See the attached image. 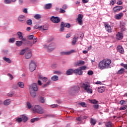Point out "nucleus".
<instances>
[{
    "mask_svg": "<svg viewBox=\"0 0 127 127\" xmlns=\"http://www.w3.org/2000/svg\"><path fill=\"white\" fill-rule=\"evenodd\" d=\"M112 63V60L109 59H105L101 61L98 64V68L101 70L108 69Z\"/></svg>",
    "mask_w": 127,
    "mask_h": 127,
    "instance_id": "f257e3e1",
    "label": "nucleus"
},
{
    "mask_svg": "<svg viewBox=\"0 0 127 127\" xmlns=\"http://www.w3.org/2000/svg\"><path fill=\"white\" fill-rule=\"evenodd\" d=\"M82 88L84 89V91H86L88 94H93V89H92L90 83H83L82 84Z\"/></svg>",
    "mask_w": 127,
    "mask_h": 127,
    "instance_id": "f03ea898",
    "label": "nucleus"
},
{
    "mask_svg": "<svg viewBox=\"0 0 127 127\" xmlns=\"http://www.w3.org/2000/svg\"><path fill=\"white\" fill-rule=\"evenodd\" d=\"M32 110L33 112H35V113L40 114V115H42V114L44 113V111L43 110L42 107L39 105H36L34 108H32Z\"/></svg>",
    "mask_w": 127,
    "mask_h": 127,
    "instance_id": "7ed1b4c3",
    "label": "nucleus"
},
{
    "mask_svg": "<svg viewBox=\"0 0 127 127\" xmlns=\"http://www.w3.org/2000/svg\"><path fill=\"white\" fill-rule=\"evenodd\" d=\"M56 45H55V43H52L50 44L48 46L46 45H44V48L45 49H46L47 51L49 52H50L51 51H53L54 49H55V46Z\"/></svg>",
    "mask_w": 127,
    "mask_h": 127,
    "instance_id": "20e7f679",
    "label": "nucleus"
},
{
    "mask_svg": "<svg viewBox=\"0 0 127 127\" xmlns=\"http://www.w3.org/2000/svg\"><path fill=\"white\" fill-rule=\"evenodd\" d=\"M36 62L34 61H31L29 64V70L31 72H33L36 69Z\"/></svg>",
    "mask_w": 127,
    "mask_h": 127,
    "instance_id": "39448f33",
    "label": "nucleus"
},
{
    "mask_svg": "<svg viewBox=\"0 0 127 127\" xmlns=\"http://www.w3.org/2000/svg\"><path fill=\"white\" fill-rule=\"evenodd\" d=\"M64 27H67V28H70L71 27V25L70 23H65L64 24V22H62L61 23V28L60 29V31L62 32L64 31Z\"/></svg>",
    "mask_w": 127,
    "mask_h": 127,
    "instance_id": "423d86ee",
    "label": "nucleus"
},
{
    "mask_svg": "<svg viewBox=\"0 0 127 127\" xmlns=\"http://www.w3.org/2000/svg\"><path fill=\"white\" fill-rule=\"evenodd\" d=\"M80 90V87L78 86H74L72 87L69 91L70 95H74L75 93H77L78 91Z\"/></svg>",
    "mask_w": 127,
    "mask_h": 127,
    "instance_id": "0eeeda50",
    "label": "nucleus"
},
{
    "mask_svg": "<svg viewBox=\"0 0 127 127\" xmlns=\"http://www.w3.org/2000/svg\"><path fill=\"white\" fill-rule=\"evenodd\" d=\"M29 90L31 91H35L37 92L38 91V87L37 86V84L34 83H32L29 86Z\"/></svg>",
    "mask_w": 127,
    "mask_h": 127,
    "instance_id": "6e6552de",
    "label": "nucleus"
},
{
    "mask_svg": "<svg viewBox=\"0 0 127 127\" xmlns=\"http://www.w3.org/2000/svg\"><path fill=\"white\" fill-rule=\"evenodd\" d=\"M84 15L81 14H79L77 17V21L79 25H83V18Z\"/></svg>",
    "mask_w": 127,
    "mask_h": 127,
    "instance_id": "1a4fd4ad",
    "label": "nucleus"
},
{
    "mask_svg": "<svg viewBox=\"0 0 127 127\" xmlns=\"http://www.w3.org/2000/svg\"><path fill=\"white\" fill-rule=\"evenodd\" d=\"M51 20L54 23H59V22H60V18L58 17H54V16H52Z\"/></svg>",
    "mask_w": 127,
    "mask_h": 127,
    "instance_id": "9d476101",
    "label": "nucleus"
},
{
    "mask_svg": "<svg viewBox=\"0 0 127 127\" xmlns=\"http://www.w3.org/2000/svg\"><path fill=\"white\" fill-rule=\"evenodd\" d=\"M18 20L20 22H22V23H24V22H25V21H26V18L25 17V16L23 15H21L18 17Z\"/></svg>",
    "mask_w": 127,
    "mask_h": 127,
    "instance_id": "9b49d317",
    "label": "nucleus"
},
{
    "mask_svg": "<svg viewBox=\"0 0 127 127\" xmlns=\"http://www.w3.org/2000/svg\"><path fill=\"white\" fill-rule=\"evenodd\" d=\"M73 73H74L75 75H79V76L83 75V71H82L80 68L74 69Z\"/></svg>",
    "mask_w": 127,
    "mask_h": 127,
    "instance_id": "f8f14e48",
    "label": "nucleus"
},
{
    "mask_svg": "<svg viewBox=\"0 0 127 127\" xmlns=\"http://www.w3.org/2000/svg\"><path fill=\"white\" fill-rule=\"evenodd\" d=\"M17 35L19 39H20V40H22V41H26V38H23V36H22V33H21V32L19 31L17 32Z\"/></svg>",
    "mask_w": 127,
    "mask_h": 127,
    "instance_id": "ddd939ff",
    "label": "nucleus"
},
{
    "mask_svg": "<svg viewBox=\"0 0 127 127\" xmlns=\"http://www.w3.org/2000/svg\"><path fill=\"white\" fill-rule=\"evenodd\" d=\"M105 28L106 31H107L109 33H112V27H111L110 24H109L108 23H105Z\"/></svg>",
    "mask_w": 127,
    "mask_h": 127,
    "instance_id": "4468645a",
    "label": "nucleus"
},
{
    "mask_svg": "<svg viewBox=\"0 0 127 127\" xmlns=\"http://www.w3.org/2000/svg\"><path fill=\"white\" fill-rule=\"evenodd\" d=\"M123 7L122 6H116L113 8L114 12H118L121 11L123 9Z\"/></svg>",
    "mask_w": 127,
    "mask_h": 127,
    "instance_id": "2eb2a0df",
    "label": "nucleus"
},
{
    "mask_svg": "<svg viewBox=\"0 0 127 127\" xmlns=\"http://www.w3.org/2000/svg\"><path fill=\"white\" fill-rule=\"evenodd\" d=\"M73 52H75V51L71 50L69 52H61L60 53L61 55H70L71 53H73Z\"/></svg>",
    "mask_w": 127,
    "mask_h": 127,
    "instance_id": "dca6fc26",
    "label": "nucleus"
},
{
    "mask_svg": "<svg viewBox=\"0 0 127 127\" xmlns=\"http://www.w3.org/2000/svg\"><path fill=\"white\" fill-rule=\"evenodd\" d=\"M117 51L121 54H124L125 53V50L122 46H118L117 47Z\"/></svg>",
    "mask_w": 127,
    "mask_h": 127,
    "instance_id": "f3484780",
    "label": "nucleus"
},
{
    "mask_svg": "<svg viewBox=\"0 0 127 127\" xmlns=\"http://www.w3.org/2000/svg\"><path fill=\"white\" fill-rule=\"evenodd\" d=\"M116 37L117 40H122L124 37V36L123 33L118 32V33L117 34Z\"/></svg>",
    "mask_w": 127,
    "mask_h": 127,
    "instance_id": "a211bd4d",
    "label": "nucleus"
},
{
    "mask_svg": "<svg viewBox=\"0 0 127 127\" xmlns=\"http://www.w3.org/2000/svg\"><path fill=\"white\" fill-rule=\"evenodd\" d=\"M32 56V53H31V52H29L28 53H25V57L26 59H30Z\"/></svg>",
    "mask_w": 127,
    "mask_h": 127,
    "instance_id": "6ab92c4d",
    "label": "nucleus"
},
{
    "mask_svg": "<svg viewBox=\"0 0 127 127\" xmlns=\"http://www.w3.org/2000/svg\"><path fill=\"white\" fill-rule=\"evenodd\" d=\"M20 117L22 120V122H23V123H25L27 122L28 118L25 115H20Z\"/></svg>",
    "mask_w": 127,
    "mask_h": 127,
    "instance_id": "aec40b11",
    "label": "nucleus"
},
{
    "mask_svg": "<svg viewBox=\"0 0 127 127\" xmlns=\"http://www.w3.org/2000/svg\"><path fill=\"white\" fill-rule=\"evenodd\" d=\"M124 16V13L121 12L115 16L116 19H121Z\"/></svg>",
    "mask_w": 127,
    "mask_h": 127,
    "instance_id": "412c9836",
    "label": "nucleus"
},
{
    "mask_svg": "<svg viewBox=\"0 0 127 127\" xmlns=\"http://www.w3.org/2000/svg\"><path fill=\"white\" fill-rule=\"evenodd\" d=\"M52 7V3H47L44 6V9H50Z\"/></svg>",
    "mask_w": 127,
    "mask_h": 127,
    "instance_id": "4be33fe9",
    "label": "nucleus"
},
{
    "mask_svg": "<svg viewBox=\"0 0 127 127\" xmlns=\"http://www.w3.org/2000/svg\"><path fill=\"white\" fill-rule=\"evenodd\" d=\"M85 64V62L83 61H79L77 62L76 64V66L77 67V66H81L82 65H84Z\"/></svg>",
    "mask_w": 127,
    "mask_h": 127,
    "instance_id": "5701e85b",
    "label": "nucleus"
},
{
    "mask_svg": "<svg viewBox=\"0 0 127 127\" xmlns=\"http://www.w3.org/2000/svg\"><path fill=\"white\" fill-rule=\"evenodd\" d=\"M36 91L34 90H30V94L32 98H35L36 97Z\"/></svg>",
    "mask_w": 127,
    "mask_h": 127,
    "instance_id": "b1692460",
    "label": "nucleus"
},
{
    "mask_svg": "<svg viewBox=\"0 0 127 127\" xmlns=\"http://www.w3.org/2000/svg\"><path fill=\"white\" fill-rule=\"evenodd\" d=\"M105 91H106L105 87H98V92H99V93H104Z\"/></svg>",
    "mask_w": 127,
    "mask_h": 127,
    "instance_id": "393cba45",
    "label": "nucleus"
},
{
    "mask_svg": "<svg viewBox=\"0 0 127 127\" xmlns=\"http://www.w3.org/2000/svg\"><path fill=\"white\" fill-rule=\"evenodd\" d=\"M74 73V70L72 69H69L66 72V75H72Z\"/></svg>",
    "mask_w": 127,
    "mask_h": 127,
    "instance_id": "a878e982",
    "label": "nucleus"
},
{
    "mask_svg": "<svg viewBox=\"0 0 127 127\" xmlns=\"http://www.w3.org/2000/svg\"><path fill=\"white\" fill-rule=\"evenodd\" d=\"M126 23H123L121 24V31H125L126 30Z\"/></svg>",
    "mask_w": 127,
    "mask_h": 127,
    "instance_id": "bb28decb",
    "label": "nucleus"
},
{
    "mask_svg": "<svg viewBox=\"0 0 127 127\" xmlns=\"http://www.w3.org/2000/svg\"><path fill=\"white\" fill-rule=\"evenodd\" d=\"M96 123L97 121H96V120L93 118L90 119V124H91L92 126H95V125H96Z\"/></svg>",
    "mask_w": 127,
    "mask_h": 127,
    "instance_id": "cd10ccee",
    "label": "nucleus"
},
{
    "mask_svg": "<svg viewBox=\"0 0 127 127\" xmlns=\"http://www.w3.org/2000/svg\"><path fill=\"white\" fill-rule=\"evenodd\" d=\"M106 127H114V125H113V124H112V122H107L106 125Z\"/></svg>",
    "mask_w": 127,
    "mask_h": 127,
    "instance_id": "c85d7f7f",
    "label": "nucleus"
},
{
    "mask_svg": "<svg viewBox=\"0 0 127 127\" xmlns=\"http://www.w3.org/2000/svg\"><path fill=\"white\" fill-rule=\"evenodd\" d=\"M10 104V101H9V100L7 99L4 101L3 102V105L4 106H8Z\"/></svg>",
    "mask_w": 127,
    "mask_h": 127,
    "instance_id": "c756f323",
    "label": "nucleus"
},
{
    "mask_svg": "<svg viewBox=\"0 0 127 127\" xmlns=\"http://www.w3.org/2000/svg\"><path fill=\"white\" fill-rule=\"evenodd\" d=\"M17 85L18 86V87H19V88H24V84L23 83V82H19L17 83Z\"/></svg>",
    "mask_w": 127,
    "mask_h": 127,
    "instance_id": "7c9ffc66",
    "label": "nucleus"
},
{
    "mask_svg": "<svg viewBox=\"0 0 127 127\" xmlns=\"http://www.w3.org/2000/svg\"><path fill=\"white\" fill-rule=\"evenodd\" d=\"M22 41H17L16 42V45L19 47V46H21L22 45Z\"/></svg>",
    "mask_w": 127,
    "mask_h": 127,
    "instance_id": "2f4dec72",
    "label": "nucleus"
},
{
    "mask_svg": "<svg viewBox=\"0 0 127 127\" xmlns=\"http://www.w3.org/2000/svg\"><path fill=\"white\" fill-rule=\"evenodd\" d=\"M77 40H78V39H77V38L74 37L71 42L72 45H75V44H76V43H77Z\"/></svg>",
    "mask_w": 127,
    "mask_h": 127,
    "instance_id": "473e14b6",
    "label": "nucleus"
},
{
    "mask_svg": "<svg viewBox=\"0 0 127 127\" xmlns=\"http://www.w3.org/2000/svg\"><path fill=\"white\" fill-rule=\"evenodd\" d=\"M3 59L4 61H5V62H7V63H11V60L9 59V58H7L5 57L3 58Z\"/></svg>",
    "mask_w": 127,
    "mask_h": 127,
    "instance_id": "72a5a7b5",
    "label": "nucleus"
},
{
    "mask_svg": "<svg viewBox=\"0 0 127 127\" xmlns=\"http://www.w3.org/2000/svg\"><path fill=\"white\" fill-rule=\"evenodd\" d=\"M58 76H57V75H54V76H53L52 77H51V80H52V81H58Z\"/></svg>",
    "mask_w": 127,
    "mask_h": 127,
    "instance_id": "f704fd0d",
    "label": "nucleus"
},
{
    "mask_svg": "<svg viewBox=\"0 0 127 127\" xmlns=\"http://www.w3.org/2000/svg\"><path fill=\"white\" fill-rule=\"evenodd\" d=\"M124 72H125V68H122L118 71L117 74H119V75H122V74H124Z\"/></svg>",
    "mask_w": 127,
    "mask_h": 127,
    "instance_id": "c9c22d12",
    "label": "nucleus"
},
{
    "mask_svg": "<svg viewBox=\"0 0 127 127\" xmlns=\"http://www.w3.org/2000/svg\"><path fill=\"white\" fill-rule=\"evenodd\" d=\"M89 102L91 104H98V103H99V101H97L96 99L89 100Z\"/></svg>",
    "mask_w": 127,
    "mask_h": 127,
    "instance_id": "e433bc0d",
    "label": "nucleus"
},
{
    "mask_svg": "<svg viewBox=\"0 0 127 127\" xmlns=\"http://www.w3.org/2000/svg\"><path fill=\"white\" fill-rule=\"evenodd\" d=\"M39 121V118H33L31 120V123H35V122H37Z\"/></svg>",
    "mask_w": 127,
    "mask_h": 127,
    "instance_id": "4c0bfd02",
    "label": "nucleus"
},
{
    "mask_svg": "<svg viewBox=\"0 0 127 127\" xmlns=\"http://www.w3.org/2000/svg\"><path fill=\"white\" fill-rule=\"evenodd\" d=\"M127 105H124V106H122L120 109L119 110L120 111H125V110H127Z\"/></svg>",
    "mask_w": 127,
    "mask_h": 127,
    "instance_id": "58836bf2",
    "label": "nucleus"
},
{
    "mask_svg": "<svg viewBox=\"0 0 127 127\" xmlns=\"http://www.w3.org/2000/svg\"><path fill=\"white\" fill-rule=\"evenodd\" d=\"M26 22H27V24L28 25H32V20L29 19V20H27Z\"/></svg>",
    "mask_w": 127,
    "mask_h": 127,
    "instance_id": "ea45409f",
    "label": "nucleus"
},
{
    "mask_svg": "<svg viewBox=\"0 0 127 127\" xmlns=\"http://www.w3.org/2000/svg\"><path fill=\"white\" fill-rule=\"evenodd\" d=\"M4 3H5L6 4H9L11 3V0H4Z\"/></svg>",
    "mask_w": 127,
    "mask_h": 127,
    "instance_id": "a19ab883",
    "label": "nucleus"
},
{
    "mask_svg": "<svg viewBox=\"0 0 127 127\" xmlns=\"http://www.w3.org/2000/svg\"><path fill=\"white\" fill-rule=\"evenodd\" d=\"M78 105H80L81 106V107H83V108H86V103L85 102H81L78 103Z\"/></svg>",
    "mask_w": 127,
    "mask_h": 127,
    "instance_id": "79ce46f5",
    "label": "nucleus"
},
{
    "mask_svg": "<svg viewBox=\"0 0 127 127\" xmlns=\"http://www.w3.org/2000/svg\"><path fill=\"white\" fill-rule=\"evenodd\" d=\"M34 18H35L36 19H40V18H41V16L39 14H36L34 16Z\"/></svg>",
    "mask_w": 127,
    "mask_h": 127,
    "instance_id": "37998d69",
    "label": "nucleus"
},
{
    "mask_svg": "<svg viewBox=\"0 0 127 127\" xmlns=\"http://www.w3.org/2000/svg\"><path fill=\"white\" fill-rule=\"evenodd\" d=\"M15 41V39L14 38H10L9 40V43H13Z\"/></svg>",
    "mask_w": 127,
    "mask_h": 127,
    "instance_id": "c03bdc74",
    "label": "nucleus"
},
{
    "mask_svg": "<svg viewBox=\"0 0 127 127\" xmlns=\"http://www.w3.org/2000/svg\"><path fill=\"white\" fill-rule=\"evenodd\" d=\"M16 122H17V123H21V122H22L21 118L20 117L16 118Z\"/></svg>",
    "mask_w": 127,
    "mask_h": 127,
    "instance_id": "a18cd8bd",
    "label": "nucleus"
},
{
    "mask_svg": "<svg viewBox=\"0 0 127 127\" xmlns=\"http://www.w3.org/2000/svg\"><path fill=\"white\" fill-rule=\"evenodd\" d=\"M37 38L36 37H35L33 39V44H35V43H36V42H37Z\"/></svg>",
    "mask_w": 127,
    "mask_h": 127,
    "instance_id": "49530a36",
    "label": "nucleus"
},
{
    "mask_svg": "<svg viewBox=\"0 0 127 127\" xmlns=\"http://www.w3.org/2000/svg\"><path fill=\"white\" fill-rule=\"evenodd\" d=\"M40 101L42 104L44 103V102H45V100H44V98H43V97H41L40 98Z\"/></svg>",
    "mask_w": 127,
    "mask_h": 127,
    "instance_id": "de8ad7c7",
    "label": "nucleus"
},
{
    "mask_svg": "<svg viewBox=\"0 0 127 127\" xmlns=\"http://www.w3.org/2000/svg\"><path fill=\"white\" fill-rule=\"evenodd\" d=\"M79 68L80 69V70L81 71H82V70H86V69H87V66H86V65H84V66L80 67Z\"/></svg>",
    "mask_w": 127,
    "mask_h": 127,
    "instance_id": "09e8293b",
    "label": "nucleus"
},
{
    "mask_svg": "<svg viewBox=\"0 0 127 127\" xmlns=\"http://www.w3.org/2000/svg\"><path fill=\"white\" fill-rule=\"evenodd\" d=\"M27 107L29 110L32 108V106L31 105V104L29 102H27Z\"/></svg>",
    "mask_w": 127,
    "mask_h": 127,
    "instance_id": "8fccbe9b",
    "label": "nucleus"
},
{
    "mask_svg": "<svg viewBox=\"0 0 127 127\" xmlns=\"http://www.w3.org/2000/svg\"><path fill=\"white\" fill-rule=\"evenodd\" d=\"M121 65V66L124 67L125 68V69H126V70H127V64H126L124 63H122Z\"/></svg>",
    "mask_w": 127,
    "mask_h": 127,
    "instance_id": "3c124183",
    "label": "nucleus"
},
{
    "mask_svg": "<svg viewBox=\"0 0 127 127\" xmlns=\"http://www.w3.org/2000/svg\"><path fill=\"white\" fill-rule=\"evenodd\" d=\"M34 36L33 35H31L28 36V39L29 40H31L32 39H33L34 38Z\"/></svg>",
    "mask_w": 127,
    "mask_h": 127,
    "instance_id": "603ef678",
    "label": "nucleus"
},
{
    "mask_svg": "<svg viewBox=\"0 0 127 127\" xmlns=\"http://www.w3.org/2000/svg\"><path fill=\"white\" fill-rule=\"evenodd\" d=\"M60 13H65V12H66V11L63 8H60Z\"/></svg>",
    "mask_w": 127,
    "mask_h": 127,
    "instance_id": "864d4df0",
    "label": "nucleus"
},
{
    "mask_svg": "<svg viewBox=\"0 0 127 127\" xmlns=\"http://www.w3.org/2000/svg\"><path fill=\"white\" fill-rule=\"evenodd\" d=\"M24 53H25V49L22 50L20 53V55H24Z\"/></svg>",
    "mask_w": 127,
    "mask_h": 127,
    "instance_id": "5fc2aeb1",
    "label": "nucleus"
},
{
    "mask_svg": "<svg viewBox=\"0 0 127 127\" xmlns=\"http://www.w3.org/2000/svg\"><path fill=\"white\" fill-rule=\"evenodd\" d=\"M88 75H89L90 76L93 75L94 74V72L92 70H89L87 73Z\"/></svg>",
    "mask_w": 127,
    "mask_h": 127,
    "instance_id": "6e6d98bb",
    "label": "nucleus"
},
{
    "mask_svg": "<svg viewBox=\"0 0 127 127\" xmlns=\"http://www.w3.org/2000/svg\"><path fill=\"white\" fill-rule=\"evenodd\" d=\"M117 4H118L119 5H122V4H123V1H122L121 0H119L117 2Z\"/></svg>",
    "mask_w": 127,
    "mask_h": 127,
    "instance_id": "4d7b16f0",
    "label": "nucleus"
},
{
    "mask_svg": "<svg viewBox=\"0 0 127 127\" xmlns=\"http://www.w3.org/2000/svg\"><path fill=\"white\" fill-rule=\"evenodd\" d=\"M120 105H125L126 104V101L125 100H121L120 102Z\"/></svg>",
    "mask_w": 127,
    "mask_h": 127,
    "instance_id": "13d9d810",
    "label": "nucleus"
},
{
    "mask_svg": "<svg viewBox=\"0 0 127 127\" xmlns=\"http://www.w3.org/2000/svg\"><path fill=\"white\" fill-rule=\"evenodd\" d=\"M56 67H57V64H54L52 65V68H53V69H55Z\"/></svg>",
    "mask_w": 127,
    "mask_h": 127,
    "instance_id": "bf43d9fd",
    "label": "nucleus"
},
{
    "mask_svg": "<svg viewBox=\"0 0 127 127\" xmlns=\"http://www.w3.org/2000/svg\"><path fill=\"white\" fill-rule=\"evenodd\" d=\"M62 8L63 9H67V8H68V6L66 4H64L63 5Z\"/></svg>",
    "mask_w": 127,
    "mask_h": 127,
    "instance_id": "052dcab7",
    "label": "nucleus"
},
{
    "mask_svg": "<svg viewBox=\"0 0 127 127\" xmlns=\"http://www.w3.org/2000/svg\"><path fill=\"white\" fill-rule=\"evenodd\" d=\"M47 80H48V78H47V77H45L42 78V81L43 82H47Z\"/></svg>",
    "mask_w": 127,
    "mask_h": 127,
    "instance_id": "680f3d73",
    "label": "nucleus"
},
{
    "mask_svg": "<svg viewBox=\"0 0 127 127\" xmlns=\"http://www.w3.org/2000/svg\"><path fill=\"white\" fill-rule=\"evenodd\" d=\"M93 107L94 109H95L96 110H98V109H99V105H97V104L94 105Z\"/></svg>",
    "mask_w": 127,
    "mask_h": 127,
    "instance_id": "e2e57ef3",
    "label": "nucleus"
},
{
    "mask_svg": "<svg viewBox=\"0 0 127 127\" xmlns=\"http://www.w3.org/2000/svg\"><path fill=\"white\" fill-rule=\"evenodd\" d=\"M77 121H78V122H81L82 121V117H78L76 119Z\"/></svg>",
    "mask_w": 127,
    "mask_h": 127,
    "instance_id": "0e129e2a",
    "label": "nucleus"
},
{
    "mask_svg": "<svg viewBox=\"0 0 127 127\" xmlns=\"http://www.w3.org/2000/svg\"><path fill=\"white\" fill-rule=\"evenodd\" d=\"M54 74H61V72L59 71H54Z\"/></svg>",
    "mask_w": 127,
    "mask_h": 127,
    "instance_id": "69168bd1",
    "label": "nucleus"
},
{
    "mask_svg": "<svg viewBox=\"0 0 127 127\" xmlns=\"http://www.w3.org/2000/svg\"><path fill=\"white\" fill-rule=\"evenodd\" d=\"M23 12H24V13H27L28 11H27V8H25L23 10Z\"/></svg>",
    "mask_w": 127,
    "mask_h": 127,
    "instance_id": "338daca9",
    "label": "nucleus"
},
{
    "mask_svg": "<svg viewBox=\"0 0 127 127\" xmlns=\"http://www.w3.org/2000/svg\"><path fill=\"white\" fill-rule=\"evenodd\" d=\"M48 85H47V83H45L44 84H43L42 85V88H46V87H47Z\"/></svg>",
    "mask_w": 127,
    "mask_h": 127,
    "instance_id": "774afa93",
    "label": "nucleus"
}]
</instances>
